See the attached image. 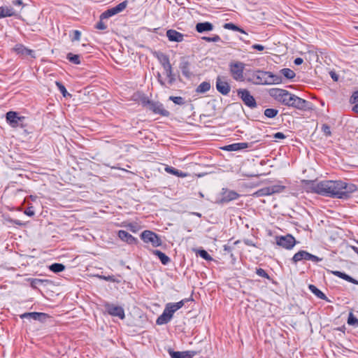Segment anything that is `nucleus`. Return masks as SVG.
I'll return each instance as SVG.
<instances>
[{
  "label": "nucleus",
  "instance_id": "nucleus-1",
  "mask_svg": "<svg viewBox=\"0 0 358 358\" xmlns=\"http://www.w3.org/2000/svg\"><path fill=\"white\" fill-rule=\"evenodd\" d=\"M328 189V196L342 199L348 196V194L357 190V187L354 184L346 183L341 180H331Z\"/></svg>",
  "mask_w": 358,
  "mask_h": 358
},
{
  "label": "nucleus",
  "instance_id": "nucleus-2",
  "mask_svg": "<svg viewBox=\"0 0 358 358\" xmlns=\"http://www.w3.org/2000/svg\"><path fill=\"white\" fill-rule=\"evenodd\" d=\"M251 81L255 85L280 84L282 78L271 72L257 71L252 73Z\"/></svg>",
  "mask_w": 358,
  "mask_h": 358
},
{
  "label": "nucleus",
  "instance_id": "nucleus-3",
  "mask_svg": "<svg viewBox=\"0 0 358 358\" xmlns=\"http://www.w3.org/2000/svg\"><path fill=\"white\" fill-rule=\"evenodd\" d=\"M331 184V180L315 181V180H303L302 187L307 192H313L318 194L328 196V189L329 185Z\"/></svg>",
  "mask_w": 358,
  "mask_h": 358
},
{
  "label": "nucleus",
  "instance_id": "nucleus-4",
  "mask_svg": "<svg viewBox=\"0 0 358 358\" xmlns=\"http://www.w3.org/2000/svg\"><path fill=\"white\" fill-rule=\"evenodd\" d=\"M268 94L274 99L286 106H288L292 100V94L283 89L272 88L269 90Z\"/></svg>",
  "mask_w": 358,
  "mask_h": 358
},
{
  "label": "nucleus",
  "instance_id": "nucleus-5",
  "mask_svg": "<svg viewBox=\"0 0 358 358\" xmlns=\"http://www.w3.org/2000/svg\"><path fill=\"white\" fill-rule=\"evenodd\" d=\"M245 64L241 62H233L229 64V70L233 78L237 81L244 80L243 71Z\"/></svg>",
  "mask_w": 358,
  "mask_h": 358
},
{
  "label": "nucleus",
  "instance_id": "nucleus-6",
  "mask_svg": "<svg viewBox=\"0 0 358 358\" xmlns=\"http://www.w3.org/2000/svg\"><path fill=\"white\" fill-rule=\"evenodd\" d=\"M141 239L146 243H150L153 247H159L162 242L159 236L152 231L145 230L141 235Z\"/></svg>",
  "mask_w": 358,
  "mask_h": 358
},
{
  "label": "nucleus",
  "instance_id": "nucleus-7",
  "mask_svg": "<svg viewBox=\"0 0 358 358\" xmlns=\"http://www.w3.org/2000/svg\"><path fill=\"white\" fill-rule=\"evenodd\" d=\"M276 244L287 250H291L296 243L295 238L290 234L275 237Z\"/></svg>",
  "mask_w": 358,
  "mask_h": 358
},
{
  "label": "nucleus",
  "instance_id": "nucleus-8",
  "mask_svg": "<svg viewBox=\"0 0 358 358\" xmlns=\"http://www.w3.org/2000/svg\"><path fill=\"white\" fill-rule=\"evenodd\" d=\"M6 119L10 125L15 128L18 126L22 127L21 122L24 120L25 117L24 116H20L17 112L9 111L6 115Z\"/></svg>",
  "mask_w": 358,
  "mask_h": 358
},
{
  "label": "nucleus",
  "instance_id": "nucleus-9",
  "mask_svg": "<svg viewBox=\"0 0 358 358\" xmlns=\"http://www.w3.org/2000/svg\"><path fill=\"white\" fill-rule=\"evenodd\" d=\"M303 259L311 260L315 262L322 261L321 258H319L315 255L310 254L309 252L305 250L299 251L292 257V261L294 263H297L298 262L301 261Z\"/></svg>",
  "mask_w": 358,
  "mask_h": 358
},
{
  "label": "nucleus",
  "instance_id": "nucleus-10",
  "mask_svg": "<svg viewBox=\"0 0 358 358\" xmlns=\"http://www.w3.org/2000/svg\"><path fill=\"white\" fill-rule=\"evenodd\" d=\"M105 308L107 313L114 317H117L121 320L125 317L124 310L121 306L114 304L106 303Z\"/></svg>",
  "mask_w": 358,
  "mask_h": 358
},
{
  "label": "nucleus",
  "instance_id": "nucleus-11",
  "mask_svg": "<svg viewBox=\"0 0 358 358\" xmlns=\"http://www.w3.org/2000/svg\"><path fill=\"white\" fill-rule=\"evenodd\" d=\"M238 95L241 98L245 105L249 107L254 108L256 106V101L254 97L247 90H238Z\"/></svg>",
  "mask_w": 358,
  "mask_h": 358
},
{
  "label": "nucleus",
  "instance_id": "nucleus-12",
  "mask_svg": "<svg viewBox=\"0 0 358 358\" xmlns=\"http://www.w3.org/2000/svg\"><path fill=\"white\" fill-rule=\"evenodd\" d=\"M285 189L282 185H273L259 190L257 194L259 196L271 195L275 193L281 192Z\"/></svg>",
  "mask_w": 358,
  "mask_h": 358
},
{
  "label": "nucleus",
  "instance_id": "nucleus-13",
  "mask_svg": "<svg viewBox=\"0 0 358 358\" xmlns=\"http://www.w3.org/2000/svg\"><path fill=\"white\" fill-rule=\"evenodd\" d=\"M216 87L219 92L226 95L230 92V86L229 83L223 80L220 76L217 78Z\"/></svg>",
  "mask_w": 358,
  "mask_h": 358
},
{
  "label": "nucleus",
  "instance_id": "nucleus-14",
  "mask_svg": "<svg viewBox=\"0 0 358 358\" xmlns=\"http://www.w3.org/2000/svg\"><path fill=\"white\" fill-rule=\"evenodd\" d=\"M13 50L17 55H19L20 56L30 55L33 58H35L34 51L32 50L28 49L22 44L15 45Z\"/></svg>",
  "mask_w": 358,
  "mask_h": 358
},
{
  "label": "nucleus",
  "instance_id": "nucleus-15",
  "mask_svg": "<svg viewBox=\"0 0 358 358\" xmlns=\"http://www.w3.org/2000/svg\"><path fill=\"white\" fill-rule=\"evenodd\" d=\"M253 143H237L228 145L224 148L227 151H237L245 148H251Z\"/></svg>",
  "mask_w": 358,
  "mask_h": 358
},
{
  "label": "nucleus",
  "instance_id": "nucleus-16",
  "mask_svg": "<svg viewBox=\"0 0 358 358\" xmlns=\"http://www.w3.org/2000/svg\"><path fill=\"white\" fill-rule=\"evenodd\" d=\"M166 36L170 41L182 42L184 40V35L175 29L167 30Z\"/></svg>",
  "mask_w": 358,
  "mask_h": 358
},
{
  "label": "nucleus",
  "instance_id": "nucleus-17",
  "mask_svg": "<svg viewBox=\"0 0 358 358\" xmlns=\"http://www.w3.org/2000/svg\"><path fill=\"white\" fill-rule=\"evenodd\" d=\"M291 99L292 100L289 102L288 106L295 107L298 109H303L306 107V101L304 99L299 98L294 94L292 95Z\"/></svg>",
  "mask_w": 358,
  "mask_h": 358
},
{
  "label": "nucleus",
  "instance_id": "nucleus-18",
  "mask_svg": "<svg viewBox=\"0 0 358 358\" xmlns=\"http://www.w3.org/2000/svg\"><path fill=\"white\" fill-rule=\"evenodd\" d=\"M118 236L122 241L129 244H135L136 243V238L126 231L120 230L118 231Z\"/></svg>",
  "mask_w": 358,
  "mask_h": 358
},
{
  "label": "nucleus",
  "instance_id": "nucleus-19",
  "mask_svg": "<svg viewBox=\"0 0 358 358\" xmlns=\"http://www.w3.org/2000/svg\"><path fill=\"white\" fill-rule=\"evenodd\" d=\"M183 305H184V301L182 300V301L178 302V303H167L165 309L168 310V313L169 314H171V315L173 317V313L176 310L180 309V308H182L183 306Z\"/></svg>",
  "mask_w": 358,
  "mask_h": 358
},
{
  "label": "nucleus",
  "instance_id": "nucleus-20",
  "mask_svg": "<svg viewBox=\"0 0 358 358\" xmlns=\"http://www.w3.org/2000/svg\"><path fill=\"white\" fill-rule=\"evenodd\" d=\"M213 29V25L210 22H199L196 25V30L199 33H203L204 31H210Z\"/></svg>",
  "mask_w": 358,
  "mask_h": 358
},
{
  "label": "nucleus",
  "instance_id": "nucleus-21",
  "mask_svg": "<svg viewBox=\"0 0 358 358\" xmlns=\"http://www.w3.org/2000/svg\"><path fill=\"white\" fill-rule=\"evenodd\" d=\"M150 108L155 113H159L164 116L169 115V112L164 108L162 104L152 103L150 104Z\"/></svg>",
  "mask_w": 358,
  "mask_h": 358
},
{
  "label": "nucleus",
  "instance_id": "nucleus-22",
  "mask_svg": "<svg viewBox=\"0 0 358 358\" xmlns=\"http://www.w3.org/2000/svg\"><path fill=\"white\" fill-rule=\"evenodd\" d=\"M171 318L172 316L168 313V310L164 309L163 313L157 318V324L159 325L166 324Z\"/></svg>",
  "mask_w": 358,
  "mask_h": 358
},
{
  "label": "nucleus",
  "instance_id": "nucleus-23",
  "mask_svg": "<svg viewBox=\"0 0 358 358\" xmlns=\"http://www.w3.org/2000/svg\"><path fill=\"white\" fill-rule=\"evenodd\" d=\"M15 15L13 8L8 6L0 7V19L6 17H10Z\"/></svg>",
  "mask_w": 358,
  "mask_h": 358
},
{
  "label": "nucleus",
  "instance_id": "nucleus-24",
  "mask_svg": "<svg viewBox=\"0 0 358 358\" xmlns=\"http://www.w3.org/2000/svg\"><path fill=\"white\" fill-rule=\"evenodd\" d=\"M46 316L47 315L45 313L33 312L24 313L22 315L21 317H29L34 320H41L43 318L46 317Z\"/></svg>",
  "mask_w": 358,
  "mask_h": 358
},
{
  "label": "nucleus",
  "instance_id": "nucleus-25",
  "mask_svg": "<svg viewBox=\"0 0 358 358\" xmlns=\"http://www.w3.org/2000/svg\"><path fill=\"white\" fill-rule=\"evenodd\" d=\"M157 59H159L160 64L163 66L164 69L171 66L169 59L167 55L160 53L157 55Z\"/></svg>",
  "mask_w": 358,
  "mask_h": 358
},
{
  "label": "nucleus",
  "instance_id": "nucleus-26",
  "mask_svg": "<svg viewBox=\"0 0 358 358\" xmlns=\"http://www.w3.org/2000/svg\"><path fill=\"white\" fill-rule=\"evenodd\" d=\"M170 354L171 358H192L194 355L190 352H172Z\"/></svg>",
  "mask_w": 358,
  "mask_h": 358
},
{
  "label": "nucleus",
  "instance_id": "nucleus-27",
  "mask_svg": "<svg viewBox=\"0 0 358 358\" xmlns=\"http://www.w3.org/2000/svg\"><path fill=\"white\" fill-rule=\"evenodd\" d=\"M165 171H166V172H167L169 173L177 176L180 178H185L188 176V174L187 173L180 171L178 169H176L171 166H166L165 168Z\"/></svg>",
  "mask_w": 358,
  "mask_h": 358
},
{
  "label": "nucleus",
  "instance_id": "nucleus-28",
  "mask_svg": "<svg viewBox=\"0 0 358 358\" xmlns=\"http://www.w3.org/2000/svg\"><path fill=\"white\" fill-rule=\"evenodd\" d=\"M309 289L318 298L324 300L327 299L325 294L319 289H317L315 285H310Z\"/></svg>",
  "mask_w": 358,
  "mask_h": 358
},
{
  "label": "nucleus",
  "instance_id": "nucleus-29",
  "mask_svg": "<svg viewBox=\"0 0 358 358\" xmlns=\"http://www.w3.org/2000/svg\"><path fill=\"white\" fill-rule=\"evenodd\" d=\"M210 89V84L209 82L201 83L196 88V92L197 93H205L209 91Z\"/></svg>",
  "mask_w": 358,
  "mask_h": 358
},
{
  "label": "nucleus",
  "instance_id": "nucleus-30",
  "mask_svg": "<svg viewBox=\"0 0 358 358\" xmlns=\"http://www.w3.org/2000/svg\"><path fill=\"white\" fill-rule=\"evenodd\" d=\"M153 253L159 257L163 264L165 265L169 262V257L162 252L159 250H154Z\"/></svg>",
  "mask_w": 358,
  "mask_h": 358
},
{
  "label": "nucleus",
  "instance_id": "nucleus-31",
  "mask_svg": "<svg viewBox=\"0 0 358 358\" xmlns=\"http://www.w3.org/2000/svg\"><path fill=\"white\" fill-rule=\"evenodd\" d=\"M180 69L182 71V74L187 77L190 78L192 76V72L189 68V63L187 62H182L180 64Z\"/></svg>",
  "mask_w": 358,
  "mask_h": 358
},
{
  "label": "nucleus",
  "instance_id": "nucleus-32",
  "mask_svg": "<svg viewBox=\"0 0 358 358\" xmlns=\"http://www.w3.org/2000/svg\"><path fill=\"white\" fill-rule=\"evenodd\" d=\"M164 71H165L167 78H169V80H168L169 84L172 85L175 82V80H176L175 76L173 73L172 66H171L165 69Z\"/></svg>",
  "mask_w": 358,
  "mask_h": 358
},
{
  "label": "nucleus",
  "instance_id": "nucleus-33",
  "mask_svg": "<svg viewBox=\"0 0 358 358\" xmlns=\"http://www.w3.org/2000/svg\"><path fill=\"white\" fill-rule=\"evenodd\" d=\"M280 72L287 79H292L296 75L294 71L290 69H282Z\"/></svg>",
  "mask_w": 358,
  "mask_h": 358
},
{
  "label": "nucleus",
  "instance_id": "nucleus-34",
  "mask_svg": "<svg viewBox=\"0 0 358 358\" xmlns=\"http://www.w3.org/2000/svg\"><path fill=\"white\" fill-rule=\"evenodd\" d=\"M224 28L227 29H231V30H233V31H239L242 34H246L245 31L237 27L236 25H235L233 23H226L224 25Z\"/></svg>",
  "mask_w": 358,
  "mask_h": 358
},
{
  "label": "nucleus",
  "instance_id": "nucleus-35",
  "mask_svg": "<svg viewBox=\"0 0 358 358\" xmlns=\"http://www.w3.org/2000/svg\"><path fill=\"white\" fill-rule=\"evenodd\" d=\"M65 266L62 264L55 263L50 266V269L54 273H59L64 271Z\"/></svg>",
  "mask_w": 358,
  "mask_h": 358
},
{
  "label": "nucleus",
  "instance_id": "nucleus-36",
  "mask_svg": "<svg viewBox=\"0 0 358 358\" xmlns=\"http://www.w3.org/2000/svg\"><path fill=\"white\" fill-rule=\"evenodd\" d=\"M117 14L115 8H112L110 9L107 10L106 12L103 13L101 15V18H108L114 15Z\"/></svg>",
  "mask_w": 358,
  "mask_h": 358
},
{
  "label": "nucleus",
  "instance_id": "nucleus-37",
  "mask_svg": "<svg viewBox=\"0 0 358 358\" xmlns=\"http://www.w3.org/2000/svg\"><path fill=\"white\" fill-rule=\"evenodd\" d=\"M67 59L73 64H80L79 55H73L72 53H69L67 55Z\"/></svg>",
  "mask_w": 358,
  "mask_h": 358
},
{
  "label": "nucleus",
  "instance_id": "nucleus-38",
  "mask_svg": "<svg viewBox=\"0 0 358 358\" xmlns=\"http://www.w3.org/2000/svg\"><path fill=\"white\" fill-rule=\"evenodd\" d=\"M333 273L334 275H336V276H338V277H340V278H341L343 279L348 280L349 282H354V283H355V282H356L355 280H353L349 275H346L345 273H341L340 271H333Z\"/></svg>",
  "mask_w": 358,
  "mask_h": 358
},
{
  "label": "nucleus",
  "instance_id": "nucleus-39",
  "mask_svg": "<svg viewBox=\"0 0 358 358\" xmlns=\"http://www.w3.org/2000/svg\"><path fill=\"white\" fill-rule=\"evenodd\" d=\"M277 114H278V110L275 109L267 108L264 110V115L267 117H270V118L274 117L277 115Z\"/></svg>",
  "mask_w": 358,
  "mask_h": 358
},
{
  "label": "nucleus",
  "instance_id": "nucleus-40",
  "mask_svg": "<svg viewBox=\"0 0 358 358\" xmlns=\"http://www.w3.org/2000/svg\"><path fill=\"white\" fill-rule=\"evenodd\" d=\"M348 324L352 326H358V319L352 313L349 314Z\"/></svg>",
  "mask_w": 358,
  "mask_h": 358
},
{
  "label": "nucleus",
  "instance_id": "nucleus-41",
  "mask_svg": "<svg viewBox=\"0 0 358 358\" xmlns=\"http://www.w3.org/2000/svg\"><path fill=\"white\" fill-rule=\"evenodd\" d=\"M238 196V194L236 192L230 191L227 193V196L224 199L226 201H231V200H234V199H237Z\"/></svg>",
  "mask_w": 358,
  "mask_h": 358
},
{
  "label": "nucleus",
  "instance_id": "nucleus-42",
  "mask_svg": "<svg viewBox=\"0 0 358 358\" xmlns=\"http://www.w3.org/2000/svg\"><path fill=\"white\" fill-rule=\"evenodd\" d=\"M197 253L206 260L210 261L213 259L210 255L204 250H199Z\"/></svg>",
  "mask_w": 358,
  "mask_h": 358
},
{
  "label": "nucleus",
  "instance_id": "nucleus-43",
  "mask_svg": "<svg viewBox=\"0 0 358 358\" xmlns=\"http://www.w3.org/2000/svg\"><path fill=\"white\" fill-rule=\"evenodd\" d=\"M169 99L178 105H182L184 103L183 99L181 96H170Z\"/></svg>",
  "mask_w": 358,
  "mask_h": 358
},
{
  "label": "nucleus",
  "instance_id": "nucleus-44",
  "mask_svg": "<svg viewBox=\"0 0 358 358\" xmlns=\"http://www.w3.org/2000/svg\"><path fill=\"white\" fill-rule=\"evenodd\" d=\"M56 85L58 87L59 90L62 93L64 96H66L67 95H69V94L66 91L65 87L61 83L57 81Z\"/></svg>",
  "mask_w": 358,
  "mask_h": 358
},
{
  "label": "nucleus",
  "instance_id": "nucleus-45",
  "mask_svg": "<svg viewBox=\"0 0 358 358\" xmlns=\"http://www.w3.org/2000/svg\"><path fill=\"white\" fill-rule=\"evenodd\" d=\"M127 2L125 1H123L120 3H119L114 8H115V10L117 11V13H119L122 12L127 7Z\"/></svg>",
  "mask_w": 358,
  "mask_h": 358
},
{
  "label": "nucleus",
  "instance_id": "nucleus-46",
  "mask_svg": "<svg viewBox=\"0 0 358 358\" xmlns=\"http://www.w3.org/2000/svg\"><path fill=\"white\" fill-rule=\"evenodd\" d=\"M27 280L30 282L31 286L33 288H34V289L36 288L38 284L41 283V282H43V280H40V279H31V278H29Z\"/></svg>",
  "mask_w": 358,
  "mask_h": 358
},
{
  "label": "nucleus",
  "instance_id": "nucleus-47",
  "mask_svg": "<svg viewBox=\"0 0 358 358\" xmlns=\"http://www.w3.org/2000/svg\"><path fill=\"white\" fill-rule=\"evenodd\" d=\"M202 38L208 42H217L220 40V37L218 35H215L213 37L204 36Z\"/></svg>",
  "mask_w": 358,
  "mask_h": 358
},
{
  "label": "nucleus",
  "instance_id": "nucleus-48",
  "mask_svg": "<svg viewBox=\"0 0 358 358\" xmlns=\"http://www.w3.org/2000/svg\"><path fill=\"white\" fill-rule=\"evenodd\" d=\"M257 274L259 276H262V277H264V278H269V276L266 273V271L262 269V268H258L257 270Z\"/></svg>",
  "mask_w": 358,
  "mask_h": 358
},
{
  "label": "nucleus",
  "instance_id": "nucleus-49",
  "mask_svg": "<svg viewBox=\"0 0 358 358\" xmlns=\"http://www.w3.org/2000/svg\"><path fill=\"white\" fill-rule=\"evenodd\" d=\"M322 131H323L324 134L327 136H331V133L330 127L328 125L324 124L322 126Z\"/></svg>",
  "mask_w": 358,
  "mask_h": 358
},
{
  "label": "nucleus",
  "instance_id": "nucleus-50",
  "mask_svg": "<svg viewBox=\"0 0 358 358\" xmlns=\"http://www.w3.org/2000/svg\"><path fill=\"white\" fill-rule=\"evenodd\" d=\"M357 101H358V91H356L352 94V95L350 98V102L352 103H355Z\"/></svg>",
  "mask_w": 358,
  "mask_h": 358
},
{
  "label": "nucleus",
  "instance_id": "nucleus-51",
  "mask_svg": "<svg viewBox=\"0 0 358 358\" xmlns=\"http://www.w3.org/2000/svg\"><path fill=\"white\" fill-rule=\"evenodd\" d=\"M73 34L74 36L73 41H80L81 33L78 30H75Z\"/></svg>",
  "mask_w": 358,
  "mask_h": 358
},
{
  "label": "nucleus",
  "instance_id": "nucleus-52",
  "mask_svg": "<svg viewBox=\"0 0 358 358\" xmlns=\"http://www.w3.org/2000/svg\"><path fill=\"white\" fill-rule=\"evenodd\" d=\"M252 48L253 49L257 50L259 51H262L264 50V46H263L262 45H259V44H255L252 46Z\"/></svg>",
  "mask_w": 358,
  "mask_h": 358
},
{
  "label": "nucleus",
  "instance_id": "nucleus-53",
  "mask_svg": "<svg viewBox=\"0 0 358 358\" xmlns=\"http://www.w3.org/2000/svg\"><path fill=\"white\" fill-rule=\"evenodd\" d=\"M274 138L278 139H283L285 138V136L284 135V134L281 132H278L274 134Z\"/></svg>",
  "mask_w": 358,
  "mask_h": 358
},
{
  "label": "nucleus",
  "instance_id": "nucleus-54",
  "mask_svg": "<svg viewBox=\"0 0 358 358\" xmlns=\"http://www.w3.org/2000/svg\"><path fill=\"white\" fill-rule=\"evenodd\" d=\"M97 29H106V25L104 24L103 22H99L97 24H96V27Z\"/></svg>",
  "mask_w": 358,
  "mask_h": 358
},
{
  "label": "nucleus",
  "instance_id": "nucleus-55",
  "mask_svg": "<svg viewBox=\"0 0 358 358\" xmlns=\"http://www.w3.org/2000/svg\"><path fill=\"white\" fill-rule=\"evenodd\" d=\"M330 76H331V78H332L334 81H337V80H338V77L337 74H336L335 72L331 71V72H330Z\"/></svg>",
  "mask_w": 358,
  "mask_h": 358
},
{
  "label": "nucleus",
  "instance_id": "nucleus-56",
  "mask_svg": "<svg viewBox=\"0 0 358 358\" xmlns=\"http://www.w3.org/2000/svg\"><path fill=\"white\" fill-rule=\"evenodd\" d=\"M303 59H301L300 57L296 58L294 59V64L296 65H300V64H301L303 63Z\"/></svg>",
  "mask_w": 358,
  "mask_h": 358
},
{
  "label": "nucleus",
  "instance_id": "nucleus-57",
  "mask_svg": "<svg viewBox=\"0 0 358 358\" xmlns=\"http://www.w3.org/2000/svg\"><path fill=\"white\" fill-rule=\"evenodd\" d=\"M13 3L15 6H22V0H16V1H14L13 2Z\"/></svg>",
  "mask_w": 358,
  "mask_h": 358
},
{
  "label": "nucleus",
  "instance_id": "nucleus-58",
  "mask_svg": "<svg viewBox=\"0 0 358 358\" xmlns=\"http://www.w3.org/2000/svg\"><path fill=\"white\" fill-rule=\"evenodd\" d=\"M25 214H27L29 216H32V215H34V213L33 210H29L25 211Z\"/></svg>",
  "mask_w": 358,
  "mask_h": 358
},
{
  "label": "nucleus",
  "instance_id": "nucleus-59",
  "mask_svg": "<svg viewBox=\"0 0 358 358\" xmlns=\"http://www.w3.org/2000/svg\"><path fill=\"white\" fill-rule=\"evenodd\" d=\"M352 110H353L355 113H358V103H357V104H355V106L353 107Z\"/></svg>",
  "mask_w": 358,
  "mask_h": 358
},
{
  "label": "nucleus",
  "instance_id": "nucleus-60",
  "mask_svg": "<svg viewBox=\"0 0 358 358\" xmlns=\"http://www.w3.org/2000/svg\"><path fill=\"white\" fill-rule=\"evenodd\" d=\"M352 249L357 254H358V248L352 246Z\"/></svg>",
  "mask_w": 358,
  "mask_h": 358
},
{
  "label": "nucleus",
  "instance_id": "nucleus-61",
  "mask_svg": "<svg viewBox=\"0 0 358 358\" xmlns=\"http://www.w3.org/2000/svg\"><path fill=\"white\" fill-rule=\"evenodd\" d=\"M159 83H161V85H164V81H163V80H159Z\"/></svg>",
  "mask_w": 358,
  "mask_h": 358
},
{
  "label": "nucleus",
  "instance_id": "nucleus-62",
  "mask_svg": "<svg viewBox=\"0 0 358 358\" xmlns=\"http://www.w3.org/2000/svg\"><path fill=\"white\" fill-rule=\"evenodd\" d=\"M355 29L358 30V26L355 27Z\"/></svg>",
  "mask_w": 358,
  "mask_h": 358
},
{
  "label": "nucleus",
  "instance_id": "nucleus-63",
  "mask_svg": "<svg viewBox=\"0 0 358 358\" xmlns=\"http://www.w3.org/2000/svg\"><path fill=\"white\" fill-rule=\"evenodd\" d=\"M357 243H358V242H357Z\"/></svg>",
  "mask_w": 358,
  "mask_h": 358
}]
</instances>
